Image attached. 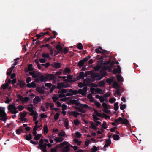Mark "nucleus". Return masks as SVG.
<instances>
[{"label": "nucleus", "mask_w": 152, "mask_h": 152, "mask_svg": "<svg viewBox=\"0 0 152 152\" xmlns=\"http://www.w3.org/2000/svg\"><path fill=\"white\" fill-rule=\"evenodd\" d=\"M47 146L48 147H50L52 146V145L50 143H44L43 139H41L39 140V145L37 146V148L38 149H41L42 152H47Z\"/></svg>", "instance_id": "obj_1"}, {"label": "nucleus", "mask_w": 152, "mask_h": 152, "mask_svg": "<svg viewBox=\"0 0 152 152\" xmlns=\"http://www.w3.org/2000/svg\"><path fill=\"white\" fill-rule=\"evenodd\" d=\"M102 78V77H101L98 73H94L92 74L91 76H88L87 80L88 83H90L94 82L95 80H99Z\"/></svg>", "instance_id": "obj_2"}, {"label": "nucleus", "mask_w": 152, "mask_h": 152, "mask_svg": "<svg viewBox=\"0 0 152 152\" xmlns=\"http://www.w3.org/2000/svg\"><path fill=\"white\" fill-rule=\"evenodd\" d=\"M62 46H64V45L58 41V54L63 53L66 54L69 51V49L67 47H65L63 49Z\"/></svg>", "instance_id": "obj_3"}, {"label": "nucleus", "mask_w": 152, "mask_h": 152, "mask_svg": "<svg viewBox=\"0 0 152 152\" xmlns=\"http://www.w3.org/2000/svg\"><path fill=\"white\" fill-rule=\"evenodd\" d=\"M7 119L6 113L5 111V108L0 107V120L5 121Z\"/></svg>", "instance_id": "obj_4"}, {"label": "nucleus", "mask_w": 152, "mask_h": 152, "mask_svg": "<svg viewBox=\"0 0 152 152\" xmlns=\"http://www.w3.org/2000/svg\"><path fill=\"white\" fill-rule=\"evenodd\" d=\"M8 109L10 111L11 113L12 114H16L18 112V111L17 110V108L15 107V104H10L8 107Z\"/></svg>", "instance_id": "obj_5"}, {"label": "nucleus", "mask_w": 152, "mask_h": 152, "mask_svg": "<svg viewBox=\"0 0 152 152\" xmlns=\"http://www.w3.org/2000/svg\"><path fill=\"white\" fill-rule=\"evenodd\" d=\"M115 122L116 123H118V122H121V124H124L125 125H127L129 123V121L126 119L124 118V119L122 118L119 117L117 119L115 120Z\"/></svg>", "instance_id": "obj_6"}, {"label": "nucleus", "mask_w": 152, "mask_h": 152, "mask_svg": "<svg viewBox=\"0 0 152 152\" xmlns=\"http://www.w3.org/2000/svg\"><path fill=\"white\" fill-rule=\"evenodd\" d=\"M69 91V89H60L58 91V93H59V97H63L65 96V95L64 94L66 93L67 92Z\"/></svg>", "instance_id": "obj_7"}, {"label": "nucleus", "mask_w": 152, "mask_h": 152, "mask_svg": "<svg viewBox=\"0 0 152 152\" xmlns=\"http://www.w3.org/2000/svg\"><path fill=\"white\" fill-rule=\"evenodd\" d=\"M69 87V85L66 83H58V89H60L61 88H67Z\"/></svg>", "instance_id": "obj_8"}, {"label": "nucleus", "mask_w": 152, "mask_h": 152, "mask_svg": "<svg viewBox=\"0 0 152 152\" xmlns=\"http://www.w3.org/2000/svg\"><path fill=\"white\" fill-rule=\"evenodd\" d=\"M88 72H86V73L85 74H84V72H81L79 74V75L77 77V78L78 80H79L80 79H84V77H86L88 75L87 73H88Z\"/></svg>", "instance_id": "obj_9"}, {"label": "nucleus", "mask_w": 152, "mask_h": 152, "mask_svg": "<svg viewBox=\"0 0 152 152\" xmlns=\"http://www.w3.org/2000/svg\"><path fill=\"white\" fill-rule=\"evenodd\" d=\"M69 115L74 116L75 118H77L78 115H82V113H78L77 111H72L70 112Z\"/></svg>", "instance_id": "obj_10"}, {"label": "nucleus", "mask_w": 152, "mask_h": 152, "mask_svg": "<svg viewBox=\"0 0 152 152\" xmlns=\"http://www.w3.org/2000/svg\"><path fill=\"white\" fill-rule=\"evenodd\" d=\"M45 88L44 86L42 87H37L36 88V90L39 94H42L44 93V91L43 90Z\"/></svg>", "instance_id": "obj_11"}, {"label": "nucleus", "mask_w": 152, "mask_h": 152, "mask_svg": "<svg viewBox=\"0 0 152 152\" xmlns=\"http://www.w3.org/2000/svg\"><path fill=\"white\" fill-rule=\"evenodd\" d=\"M46 80H54L56 78L55 77L53 74H48L45 75Z\"/></svg>", "instance_id": "obj_12"}, {"label": "nucleus", "mask_w": 152, "mask_h": 152, "mask_svg": "<svg viewBox=\"0 0 152 152\" xmlns=\"http://www.w3.org/2000/svg\"><path fill=\"white\" fill-rule=\"evenodd\" d=\"M116 66L117 68H114L113 71V72L114 74H115L117 73H120L121 72V69L120 65H117Z\"/></svg>", "instance_id": "obj_13"}, {"label": "nucleus", "mask_w": 152, "mask_h": 152, "mask_svg": "<svg viewBox=\"0 0 152 152\" xmlns=\"http://www.w3.org/2000/svg\"><path fill=\"white\" fill-rule=\"evenodd\" d=\"M111 140L110 139L107 140L106 141V143L104 145L103 149L104 151L106 150V148L108 147L111 143Z\"/></svg>", "instance_id": "obj_14"}, {"label": "nucleus", "mask_w": 152, "mask_h": 152, "mask_svg": "<svg viewBox=\"0 0 152 152\" xmlns=\"http://www.w3.org/2000/svg\"><path fill=\"white\" fill-rule=\"evenodd\" d=\"M80 103L77 102V101L75 99H71L69 101V104H75L76 106H79Z\"/></svg>", "instance_id": "obj_15"}, {"label": "nucleus", "mask_w": 152, "mask_h": 152, "mask_svg": "<svg viewBox=\"0 0 152 152\" xmlns=\"http://www.w3.org/2000/svg\"><path fill=\"white\" fill-rule=\"evenodd\" d=\"M17 84L19 85L20 87L21 88H23L26 85L25 82L23 81H21L20 80H19Z\"/></svg>", "instance_id": "obj_16"}, {"label": "nucleus", "mask_w": 152, "mask_h": 152, "mask_svg": "<svg viewBox=\"0 0 152 152\" xmlns=\"http://www.w3.org/2000/svg\"><path fill=\"white\" fill-rule=\"evenodd\" d=\"M91 90L92 94H93L94 93V91L95 92H97L100 94H101V92L102 91V90L100 88H96L95 89L94 88H91Z\"/></svg>", "instance_id": "obj_17"}, {"label": "nucleus", "mask_w": 152, "mask_h": 152, "mask_svg": "<svg viewBox=\"0 0 152 152\" xmlns=\"http://www.w3.org/2000/svg\"><path fill=\"white\" fill-rule=\"evenodd\" d=\"M61 107L62 110H66L67 109V106L65 104H61L58 101V107Z\"/></svg>", "instance_id": "obj_18"}, {"label": "nucleus", "mask_w": 152, "mask_h": 152, "mask_svg": "<svg viewBox=\"0 0 152 152\" xmlns=\"http://www.w3.org/2000/svg\"><path fill=\"white\" fill-rule=\"evenodd\" d=\"M41 99L38 96H36L33 99V101L34 104H38L39 102H40Z\"/></svg>", "instance_id": "obj_19"}, {"label": "nucleus", "mask_w": 152, "mask_h": 152, "mask_svg": "<svg viewBox=\"0 0 152 152\" xmlns=\"http://www.w3.org/2000/svg\"><path fill=\"white\" fill-rule=\"evenodd\" d=\"M79 106L81 108H86L89 110L91 109L90 107L87 104H80V105H79Z\"/></svg>", "instance_id": "obj_20"}, {"label": "nucleus", "mask_w": 152, "mask_h": 152, "mask_svg": "<svg viewBox=\"0 0 152 152\" xmlns=\"http://www.w3.org/2000/svg\"><path fill=\"white\" fill-rule=\"evenodd\" d=\"M29 73L33 78H37L39 77V74L36 73L34 72H30Z\"/></svg>", "instance_id": "obj_21"}, {"label": "nucleus", "mask_w": 152, "mask_h": 152, "mask_svg": "<svg viewBox=\"0 0 152 152\" xmlns=\"http://www.w3.org/2000/svg\"><path fill=\"white\" fill-rule=\"evenodd\" d=\"M24 137L25 139L28 141H30L32 138V135L31 133L29 134L28 135L27 134L25 135Z\"/></svg>", "instance_id": "obj_22"}, {"label": "nucleus", "mask_w": 152, "mask_h": 152, "mask_svg": "<svg viewBox=\"0 0 152 152\" xmlns=\"http://www.w3.org/2000/svg\"><path fill=\"white\" fill-rule=\"evenodd\" d=\"M70 149V147L69 145H66L62 149V152H68L69 151Z\"/></svg>", "instance_id": "obj_23"}, {"label": "nucleus", "mask_w": 152, "mask_h": 152, "mask_svg": "<svg viewBox=\"0 0 152 152\" xmlns=\"http://www.w3.org/2000/svg\"><path fill=\"white\" fill-rule=\"evenodd\" d=\"M93 110L96 116L100 117H103L102 115L101 114L99 113L94 108H93Z\"/></svg>", "instance_id": "obj_24"}, {"label": "nucleus", "mask_w": 152, "mask_h": 152, "mask_svg": "<svg viewBox=\"0 0 152 152\" xmlns=\"http://www.w3.org/2000/svg\"><path fill=\"white\" fill-rule=\"evenodd\" d=\"M20 117L19 118V119H22L25 118V117L26 115V112H23V113H20Z\"/></svg>", "instance_id": "obj_25"}, {"label": "nucleus", "mask_w": 152, "mask_h": 152, "mask_svg": "<svg viewBox=\"0 0 152 152\" xmlns=\"http://www.w3.org/2000/svg\"><path fill=\"white\" fill-rule=\"evenodd\" d=\"M68 143V142L66 141H64L62 142L59 145H58V148H62L65 145H67Z\"/></svg>", "instance_id": "obj_26"}, {"label": "nucleus", "mask_w": 152, "mask_h": 152, "mask_svg": "<svg viewBox=\"0 0 152 152\" xmlns=\"http://www.w3.org/2000/svg\"><path fill=\"white\" fill-rule=\"evenodd\" d=\"M38 77L39 78L40 81L41 82H44V81H46V77H45L43 75L39 76V77Z\"/></svg>", "instance_id": "obj_27"}, {"label": "nucleus", "mask_w": 152, "mask_h": 152, "mask_svg": "<svg viewBox=\"0 0 152 152\" xmlns=\"http://www.w3.org/2000/svg\"><path fill=\"white\" fill-rule=\"evenodd\" d=\"M42 135L41 134H38L37 135L35 136L34 140H38L42 137Z\"/></svg>", "instance_id": "obj_28"}, {"label": "nucleus", "mask_w": 152, "mask_h": 152, "mask_svg": "<svg viewBox=\"0 0 152 152\" xmlns=\"http://www.w3.org/2000/svg\"><path fill=\"white\" fill-rule=\"evenodd\" d=\"M69 92L71 93L72 96L76 95L77 94V90H73L72 89H69Z\"/></svg>", "instance_id": "obj_29"}, {"label": "nucleus", "mask_w": 152, "mask_h": 152, "mask_svg": "<svg viewBox=\"0 0 152 152\" xmlns=\"http://www.w3.org/2000/svg\"><path fill=\"white\" fill-rule=\"evenodd\" d=\"M113 87L116 89H118V88H119V85L118 83L115 81L113 83Z\"/></svg>", "instance_id": "obj_30"}, {"label": "nucleus", "mask_w": 152, "mask_h": 152, "mask_svg": "<svg viewBox=\"0 0 152 152\" xmlns=\"http://www.w3.org/2000/svg\"><path fill=\"white\" fill-rule=\"evenodd\" d=\"M116 77L118 81L120 82L123 81V78L121 75H117Z\"/></svg>", "instance_id": "obj_31"}, {"label": "nucleus", "mask_w": 152, "mask_h": 152, "mask_svg": "<svg viewBox=\"0 0 152 152\" xmlns=\"http://www.w3.org/2000/svg\"><path fill=\"white\" fill-rule=\"evenodd\" d=\"M115 63V62L113 61H112L111 62V63L110 64V66H107L108 68V69L109 71H110V70L111 69V68L113 67Z\"/></svg>", "instance_id": "obj_32"}, {"label": "nucleus", "mask_w": 152, "mask_h": 152, "mask_svg": "<svg viewBox=\"0 0 152 152\" xmlns=\"http://www.w3.org/2000/svg\"><path fill=\"white\" fill-rule=\"evenodd\" d=\"M84 62L82 60H80L78 63V65L81 68L82 67L84 64Z\"/></svg>", "instance_id": "obj_33"}, {"label": "nucleus", "mask_w": 152, "mask_h": 152, "mask_svg": "<svg viewBox=\"0 0 152 152\" xmlns=\"http://www.w3.org/2000/svg\"><path fill=\"white\" fill-rule=\"evenodd\" d=\"M113 81V78H107L106 80V82L109 85H110Z\"/></svg>", "instance_id": "obj_34"}, {"label": "nucleus", "mask_w": 152, "mask_h": 152, "mask_svg": "<svg viewBox=\"0 0 152 152\" xmlns=\"http://www.w3.org/2000/svg\"><path fill=\"white\" fill-rule=\"evenodd\" d=\"M119 108V106L118 105V103L117 102H115L114 104V110L115 111H117L118 110Z\"/></svg>", "instance_id": "obj_35"}, {"label": "nucleus", "mask_w": 152, "mask_h": 152, "mask_svg": "<svg viewBox=\"0 0 152 152\" xmlns=\"http://www.w3.org/2000/svg\"><path fill=\"white\" fill-rule=\"evenodd\" d=\"M34 68L33 67V65L31 64H30L28 65V70L29 71H32L33 70Z\"/></svg>", "instance_id": "obj_36"}, {"label": "nucleus", "mask_w": 152, "mask_h": 152, "mask_svg": "<svg viewBox=\"0 0 152 152\" xmlns=\"http://www.w3.org/2000/svg\"><path fill=\"white\" fill-rule=\"evenodd\" d=\"M43 130H44V134H46L48 132V127L47 126H45Z\"/></svg>", "instance_id": "obj_37"}, {"label": "nucleus", "mask_w": 152, "mask_h": 152, "mask_svg": "<svg viewBox=\"0 0 152 152\" xmlns=\"http://www.w3.org/2000/svg\"><path fill=\"white\" fill-rule=\"evenodd\" d=\"M90 123L91 124V127L90 126L89 127L90 128H92V129L94 130H96L97 129V128L94 125L93 122L92 121H91L90 122Z\"/></svg>", "instance_id": "obj_38"}, {"label": "nucleus", "mask_w": 152, "mask_h": 152, "mask_svg": "<svg viewBox=\"0 0 152 152\" xmlns=\"http://www.w3.org/2000/svg\"><path fill=\"white\" fill-rule=\"evenodd\" d=\"M99 85L100 87H102L105 84V82L103 80L99 82Z\"/></svg>", "instance_id": "obj_39"}, {"label": "nucleus", "mask_w": 152, "mask_h": 152, "mask_svg": "<svg viewBox=\"0 0 152 152\" xmlns=\"http://www.w3.org/2000/svg\"><path fill=\"white\" fill-rule=\"evenodd\" d=\"M83 94L86 96L87 94V91L88 88L87 86L84 87L83 89Z\"/></svg>", "instance_id": "obj_40"}, {"label": "nucleus", "mask_w": 152, "mask_h": 152, "mask_svg": "<svg viewBox=\"0 0 152 152\" xmlns=\"http://www.w3.org/2000/svg\"><path fill=\"white\" fill-rule=\"evenodd\" d=\"M44 36V33L43 32H41L39 34L36 35L37 38L36 40L39 39L42 36Z\"/></svg>", "instance_id": "obj_41"}, {"label": "nucleus", "mask_w": 152, "mask_h": 152, "mask_svg": "<svg viewBox=\"0 0 152 152\" xmlns=\"http://www.w3.org/2000/svg\"><path fill=\"white\" fill-rule=\"evenodd\" d=\"M93 118V120L94 122H96V121H98L97 120H100V119L98 118L95 115L93 114L92 115Z\"/></svg>", "instance_id": "obj_42"}, {"label": "nucleus", "mask_w": 152, "mask_h": 152, "mask_svg": "<svg viewBox=\"0 0 152 152\" xmlns=\"http://www.w3.org/2000/svg\"><path fill=\"white\" fill-rule=\"evenodd\" d=\"M112 137L113 139L115 140H118L120 138L119 136V135L115 134H113Z\"/></svg>", "instance_id": "obj_43"}, {"label": "nucleus", "mask_w": 152, "mask_h": 152, "mask_svg": "<svg viewBox=\"0 0 152 152\" xmlns=\"http://www.w3.org/2000/svg\"><path fill=\"white\" fill-rule=\"evenodd\" d=\"M102 107L104 108V109H108V107H109V105H107L106 103L103 102L102 104Z\"/></svg>", "instance_id": "obj_44"}, {"label": "nucleus", "mask_w": 152, "mask_h": 152, "mask_svg": "<svg viewBox=\"0 0 152 152\" xmlns=\"http://www.w3.org/2000/svg\"><path fill=\"white\" fill-rule=\"evenodd\" d=\"M98 48L100 50H102V52H104V54H105V53H106L107 54H108L109 53V52H108L107 50H103L100 46H99L98 47Z\"/></svg>", "instance_id": "obj_45"}, {"label": "nucleus", "mask_w": 152, "mask_h": 152, "mask_svg": "<svg viewBox=\"0 0 152 152\" xmlns=\"http://www.w3.org/2000/svg\"><path fill=\"white\" fill-rule=\"evenodd\" d=\"M94 104L98 108H99L101 107V104L99 102L97 101H95Z\"/></svg>", "instance_id": "obj_46"}, {"label": "nucleus", "mask_w": 152, "mask_h": 152, "mask_svg": "<svg viewBox=\"0 0 152 152\" xmlns=\"http://www.w3.org/2000/svg\"><path fill=\"white\" fill-rule=\"evenodd\" d=\"M42 57L44 58H48L49 57V55L48 53H43L42 55Z\"/></svg>", "instance_id": "obj_47"}, {"label": "nucleus", "mask_w": 152, "mask_h": 152, "mask_svg": "<svg viewBox=\"0 0 152 152\" xmlns=\"http://www.w3.org/2000/svg\"><path fill=\"white\" fill-rule=\"evenodd\" d=\"M65 132L63 131H61L58 134L59 137H64L65 136Z\"/></svg>", "instance_id": "obj_48"}, {"label": "nucleus", "mask_w": 152, "mask_h": 152, "mask_svg": "<svg viewBox=\"0 0 152 152\" xmlns=\"http://www.w3.org/2000/svg\"><path fill=\"white\" fill-rule=\"evenodd\" d=\"M74 142L75 143H77V145H78L80 146V145L81 143V142H80L79 140L77 139H75L74 140Z\"/></svg>", "instance_id": "obj_49"}, {"label": "nucleus", "mask_w": 152, "mask_h": 152, "mask_svg": "<svg viewBox=\"0 0 152 152\" xmlns=\"http://www.w3.org/2000/svg\"><path fill=\"white\" fill-rule=\"evenodd\" d=\"M17 97L21 101H24V98L20 94H18L17 95Z\"/></svg>", "instance_id": "obj_50"}, {"label": "nucleus", "mask_w": 152, "mask_h": 152, "mask_svg": "<svg viewBox=\"0 0 152 152\" xmlns=\"http://www.w3.org/2000/svg\"><path fill=\"white\" fill-rule=\"evenodd\" d=\"M77 48L79 50H82L83 48V47L82 43H78Z\"/></svg>", "instance_id": "obj_51"}, {"label": "nucleus", "mask_w": 152, "mask_h": 152, "mask_svg": "<svg viewBox=\"0 0 152 152\" xmlns=\"http://www.w3.org/2000/svg\"><path fill=\"white\" fill-rule=\"evenodd\" d=\"M77 94H81L83 96H85V95L83 94V89H80L78 90L77 91Z\"/></svg>", "instance_id": "obj_52"}, {"label": "nucleus", "mask_w": 152, "mask_h": 152, "mask_svg": "<svg viewBox=\"0 0 152 152\" xmlns=\"http://www.w3.org/2000/svg\"><path fill=\"white\" fill-rule=\"evenodd\" d=\"M95 52L98 54H100V53H102L103 54H104V52H102L101 51H100V50H99L98 48H96L95 50Z\"/></svg>", "instance_id": "obj_53"}, {"label": "nucleus", "mask_w": 152, "mask_h": 152, "mask_svg": "<svg viewBox=\"0 0 152 152\" xmlns=\"http://www.w3.org/2000/svg\"><path fill=\"white\" fill-rule=\"evenodd\" d=\"M97 150V147L95 146H93L91 149L92 152H96Z\"/></svg>", "instance_id": "obj_54"}, {"label": "nucleus", "mask_w": 152, "mask_h": 152, "mask_svg": "<svg viewBox=\"0 0 152 152\" xmlns=\"http://www.w3.org/2000/svg\"><path fill=\"white\" fill-rule=\"evenodd\" d=\"M116 101V99L115 98H111L109 99V102L111 103L112 104L114 103Z\"/></svg>", "instance_id": "obj_55"}, {"label": "nucleus", "mask_w": 152, "mask_h": 152, "mask_svg": "<svg viewBox=\"0 0 152 152\" xmlns=\"http://www.w3.org/2000/svg\"><path fill=\"white\" fill-rule=\"evenodd\" d=\"M70 72V69L68 68H66L64 70V72L65 73H69Z\"/></svg>", "instance_id": "obj_56"}, {"label": "nucleus", "mask_w": 152, "mask_h": 152, "mask_svg": "<svg viewBox=\"0 0 152 152\" xmlns=\"http://www.w3.org/2000/svg\"><path fill=\"white\" fill-rule=\"evenodd\" d=\"M12 72V70L11 69H8V72L7 73V75L8 76H10Z\"/></svg>", "instance_id": "obj_57"}, {"label": "nucleus", "mask_w": 152, "mask_h": 152, "mask_svg": "<svg viewBox=\"0 0 152 152\" xmlns=\"http://www.w3.org/2000/svg\"><path fill=\"white\" fill-rule=\"evenodd\" d=\"M126 107V104H123L122 105L120 104V109L121 110H123L124 109H125Z\"/></svg>", "instance_id": "obj_58"}, {"label": "nucleus", "mask_w": 152, "mask_h": 152, "mask_svg": "<svg viewBox=\"0 0 152 152\" xmlns=\"http://www.w3.org/2000/svg\"><path fill=\"white\" fill-rule=\"evenodd\" d=\"M8 87V86L5 83L3 84L1 86V88L3 89H5L7 88Z\"/></svg>", "instance_id": "obj_59"}, {"label": "nucleus", "mask_w": 152, "mask_h": 152, "mask_svg": "<svg viewBox=\"0 0 152 152\" xmlns=\"http://www.w3.org/2000/svg\"><path fill=\"white\" fill-rule=\"evenodd\" d=\"M64 139L62 137H58V142H61Z\"/></svg>", "instance_id": "obj_60"}, {"label": "nucleus", "mask_w": 152, "mask_h": 152, "mask_svg": "<svg viewBox=\"0 0 152 152\" xmlns=\"http://www.w3.org/2000/svg\"><path fill=\"white\" fill-rule=\"evenodd\" d=\"M107 125L105 121H104L102 124V127L104 129H106L107 127V126H106Z\"/></svg>", "instance_id": "obj_61"}, {"label": "nucleus", "mask_w": 152, "mask_h": 152, "mask_svg": "<svg viewBox=\"0 0 152 152\" xmlns=\"http://www.w3.org/2000/svg\"><path fill=\"white\" fill-rule=\"evenodd\" d=\"M74 124L75 126H77L80 124L79 121L77 119L75 120L74 121Z\"/></svg>", "instance_id": "obj_62"}, {"label": "nucleus", "mask_w": 152, "mask_h": 152, "mask_svg": "<svg viewBox=\"0 0 152 152\" xmlns=\"http://www.w3.org/2000/svg\"><path fill=\"white\" fill-rule=\"evenodd\" d=\"M102 116H103L102 117H104L105 118V119H107V118H108V119L110 118V117L109 116L107 115L105 113H102Z\"/></svg>", "instance_id": "obj_63"}, {"label": "nucleus", "mask_w": 152, "mask_h": 152, "mask_svg": "<svg viewBox=\"0 0 152 152\" xmlns=\"http://www.w3.org/2000/svg\"><path fill=\"white\" fill-rule=\"evenodd\" d=\"M57 150V145L55 146V148H51V152H56Z\"/></svg>", "instance_id": "obj_64"}]
</instances>
